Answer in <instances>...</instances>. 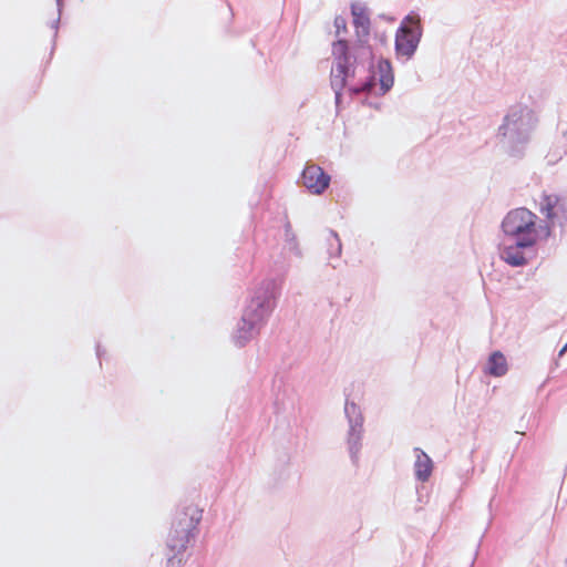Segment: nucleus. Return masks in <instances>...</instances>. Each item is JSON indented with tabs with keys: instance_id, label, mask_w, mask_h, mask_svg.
Masks as SVG:
<instances>
[{
	"instance_id": "nucleus-9",
	"label": "nucleus",
	"mask_w": 567,
	"mask_h": 567,
	"mask_svg": "<svg viewBox=\"0 0 567 567\" xmlns=\"http://www.w3.org/2000/svg\"><path fill=\"white\" fill-rule=\"evenodd\" d=\"M539 210L546 218L545 237L550 235V228L558 225L561 229L567 224V197L560 194L543 193Z\"/></svg>"
},
{
	"instance_id": "nucleus-11",
	"label": "nucleus",
	"mask_w": 567,
	"mask_h": 567,
	"mask_svg": "<svg viewBox=\"0 0 567 567\" xmlns=\"http://www.w3.org/2000/svg\"><path fill=\"white\" fill-rule=\"evenodd\" d=\"M370 33L367 32L365 35H362L360 32L355 33V40L353 42L350 41V48L357 58L361 59L367 65L371 63L372 68L377 69L374 50L369 43Z\"/></svg>"
},
{
	"instance_id": "nucleus-13",
	"label": "nucleus",
	"mask_w": 567,
	"mask_h": 567,
	"mask_svg": "<svg viewBox=\"0 0 567 567\" xmlns=\"http://www.w3.org/2000/svg\"><path fill=\"white\" fill-rule=\"evenodd\" d=\"M508 371V363L505 354L499 350L492 351L484 364L483 372L486 375L501 378Z\"/></svg>"
},
{
	"instance_id": "nucleus-6",
	"label": "nucleus",
	"mask_w": 567,
	"mask_h": 567,
	"mask_svg": "<svg viewBox=\"0 0 567 567\" xmlns=\"http://www.w3.org/2000/svg\"><path fill=\"white\" fill-rule=\"evenodd\" d=\"M423 37V24L417 12L408 13L395 31L394 53L398 60H412Z\"/></svg>"
},
{
	"instance_id": "nucleus-19",
	"label": "nucleus",
	"mask_w": 567,
	"mask_h": 567,
	"mask_svg": "<svg viewBox=\"0 0 567 567\" xmlns=\"http://www.w3.org/2000/svg\"><path fill=\"white\" fill-rule=\"evenodd\" d=\"M284 229H285L286 241L289 245L290 250L295 251L296 255H300L297 236L293 233L289 220H287L286 224L284 225Z\"/></svg>"
},
{
	"instance_id": "nucleus-8",
	"label": "nucleus",
	"mask_w": 567,
	"mask_h": 567,
	"mask_svg": "<svg viewBox=\"0 0 567 567\" xmlns=\"http://www.w3.org/2000/svg\"><path fill=\"white\" fill-rule=\"evenodd\" d=\"M344 416L349 425L346 436L349 457L351 464L358 468L360 465V453L363 446L364 416L361 408L355 402L350 401L349 398L346 399L344 403Z\"/></svg>"
},
{
	"instance_id": "nucleus-7",
	"label": "nucleus",
	"mask_w": 567,
	"mask_h": 567,
	"mask_svg": "<svg viewBox=\"0 0 567 567\" xmlns=\"http://www.w3.org/2000/svg\"><path fill=\"white\" fill-rule=\"evenodd\" d=\"M368 75L360 80L358 83L349 85L347 83V91L350 100L354 99L358 94L369 91L378 81L379 92L378 96L388 94L394 85V71L391 61L388 58L380 56L377 60V69L372 64L367 65Z\"/></svg>"
},
{
	"instance_id": "nucleus-3",
	"label": "nucleus",
	"mask_w": 567,
	"mask_h": 567,
	"mask_svg": "<svg viewBox=\"0 0 567 567\" xmlns=\"http://www.w3.org/2000/svg\"><path fill=\"white\" fill-rule=\"evenodd\" d=\"M537 124L538 117L532 107L522 103L512 105L496 132L501 150L509 158L523 159Z\"/></svg>"
},
{
	"instance_id": "nucleus-21",
	"label": "nucleus",
	"mask_w": 567,
	"mask_h": 567,
	"mask_svg": "<svg viewBox=\"0 0 567 567\" xmlns=\"http://www.w3.org/2000/svg\"><path fill=\"white\" fill-rule=\"evenodd\" d=\"M172 553V556L167 559L168 567H181L184 560L183 554L184 551L177 553L176 550L168 549Z\"/></svg>"
},
{
	"instance_id": "nucleus-20",
	"label": "nucleus",
	"mask_w": 567,
	"mask_h": 567,
	"mask_svg": "<svg viewBox=\"0 0 567 567\" xmlns=\"http://www.w3.org/2000/svg\"><path fill=\"white\" fill-rule=\"evenodd\" d=\"M347 23H348L347 19L341 14H339L334 18L333 24H334L336 34L338 38H340L339 35L341 33L348 32Z\"/></svg>"
},
{
	"instance_id": "nucleus-2",
	"label": "nucleus",
	"mask_w": 567,
	"mask_h": 567,
	"mask_svg": "<svg viewBox=\"0 0 567 567\" xmlns=\"http://www.w3.org/2000/svg\"><path fill=\"white\" fill-rule=\"evenodd\" d=\"M279 297V287L275 279L264 280L247 300L237 329L231 336L238 349L245 348L255 339L267 323Z\"/></svg>"
},
{
	"instance_id": "nucleus-17",
	"label": "nucleus",
	"mask_w": 567,
	"mask_h": 567,
	"mask_svg": "<svg viewBox=\"0 0 567 567\" xmlns=\"http://www.w3.org/2000/svg\"><path fill=\"white\" fill-rule=\"evenodd\" d=\"M328 238V255L330 258L339 257L342 251V244L337 231L330 229Z\"/></svg>"
},
{
	"instance_id": "nucleus-12",
	"label": "nucleus",
	"mask_w": 567,
	"mask_h": 567,
	"mask_svg": "<svg viewBox=\"0 0 567 567\" xmlns=\"http://www.w3.org/2000/svg\"><path fill=\"white\" fill-rule=\"evenodd\" d=\"M290 477V455L288 453H285L284 456L277 461L274 467L269 481V486L274 489L281 488L288 483Z\"/></svg>"
},
{
	"instance_id": "nucleus-24",
	"label": "nucleus",
	"mask_w": 567,
	"mask_h": 567,
	"mask_svg": "<svg viewBox=\"0 0 567 567\" xmlns=\"http://www.w3.org/2000/svg\"><path fill=\"white\" fill-rule=\"evenodd\" d=\"M567 352V342L560 348V350L558 351V359L564 357L565 353Z\"/></svg>"
},
{
	"instance_id": "nucleus-4",
	"label": "nucleus",
	"mask_w": 567,
	"mask_h": 567,
	"mask_svg": "<svg viewBox=\"0 0 567 567\" xmlns=\"http://www.w3.org/2000/svg\"><path fill=\"white\" fill-rule=\"evenodd\" d=\"M332 66L329 75L330 87L334 93L337 114L343 109V95L347 83L355 78L359 65L365 63L351 51L350 41L337 38L331 44Z\"/></svg>"
},
{
	"instance_id": "nucleus-10",
	"label": "nucleus",
	"mask_w": 567,
	"mask_h": 567,
	"mask_svg": "<svg viewBox=\"0 0 567 567\" xmlns=\"http://www.w3.org/2000/svg\"><path fill=\"white\" fill-rule=\"evenodd\" d=\"M300 182L310 194L322 195L330 186L331 175L320 165L308 162L300 174Z\"/></svg>"
},
{
	"instance_id": "nucleus-22",
	"label": "nucleus",
	"mask_w": 567,
	"mask_h": 567,
	"mask_svg": "<svg viewBox=\"0 0 567 567\" xmlns=\"http://www.w3.org/2000/svg\"><path fill=\"white\" fill-rule=\"evenodd\" d=\"M361 105L363 106H369V107H373L375 110H381L382 107V103L379 102V101H373L369 97H363L361 101H360Z\"/></svg>"
},
{
	"instance_id": "nucleus-15",
	"label": "nucleus",
	"mask_w": 567,
	"mask_h": 567,
	"mask_svg": "<svg viewBox=\"0 0 567 567\" xmlns=\"http://www.w3.org/2000/svg\"><path fill=\"white\" fill-rule=\"evenodd\" d=\"M417 458L414 463V477L417 482L425 483L431 477L433 471L432 458L420 447H414Z\"/></svg>"
},
{
	"instance_id": "nucleus-14",
	"label": "nucleus",
	"mask_w": 567,
	"mask_h": 567,
	"mask_svg": "<svg viewBox=\"0 0 567 567\" xmlns=\"http://www.w3.org/2000/svg\"><path fill=\"white\" fill-rule=\"evenodd\" d=\"M350 11L355 33L360 32L362 35H365L367 32H371V19L368 8L352 2L350 4Z\"/></svg>"
},
{
	"instance_id": "nucleus-25",
	"label": "nucleus",
	"mask_w": 567,
	"mask_h": 567,
	"mask_svg": "<svg viewBox=\"0 0 567 567\" xmlns=\"http://www.w3.org/2000/svg\"><path fill=\"white\" fill-rule=\"evenodd\" d=\"M375 37H378V38H379V41H380L381 43H385V42H386V34H385L384 32H383V33H381L380 35L375 34Z\"/></svg>"
},
{
	"instance_id": "nucleus-5",
	"label": "nucleus",
	"mask_w": 567,
	"mask_h": 567,
	"mask_svg": "<svg viewBox=\"0 0 567 567\" xmlns=\"http://www.w3.org/2000/svg\"><path fill=\"white\" fill-rule=\"evenodd\" d=\"M203 509L194 503H181L173 515L171 530L166 540L167 549L185 551L190 539L195 537Z\"/></svg>"
},
{
	"instance_id": "nucleus-1",
	"label": "nucleus",
	"mask_w": 567,
	"mask_h": 567,
	"mask_svg": "<svg viewBox=\"0 0 567 567\" xmlns=\"http://www.w3.org/2000/svg\"><path fill=\"white\" fill-rule=\"evenodd\" d=\"M539 217L526 207L511 209L501 223L502 240L498 244L501 259L513 268H522L535 256L540 239Z\"/></svg>"
},
{
	"instance_id": "nucleus-26",
	"label": "nucleus",
	"mask_w": 567,
	"mask_h": 567,
	"mask_svg": "<svg viewBox=\"0 0 567 567\" xmlns=\"http://www.w3.org/2000/svg\"><path fill=\"white\" fill-rule=\"evenodd\" d=\"M566 567H567V558H566Z\"/></svg>"
},
{
	"instance_id": "nucleus-23",
	"label": "nucleus",
	"mask_w": 567,
	"mask_h": 567,
	"mask_svg": "<svg viewBox=\"0 0 567 567\" xmlns=\"http://www.w3.org/2000/svg\"><path fill=\"white\" fill-rule=\"evenodd\" d=\"M95 351H96V357H97L99 361H102V358L105 354V350L102 348L100 342L96 343ZM100 365H102V362H100Z\"/></svg>"
},
{
	"instance_id": "nucleus-16",
	"label": "nucleus",
	"mask_w": 567,
	"mask_h": 567,
	"mask_svg": "<svg viewBox=\"0 0 567 567\" xmlns=\"http://www.w3.org/2000/svg\"><path fill=\"white\" fill-rule=\"evenodd\" d=\"M567 155V138L560 137L546 155L549 165H555Z\"/></svg>"
},
{
	"instance_id": "nucleus-18",
	"label": "nucleus",
	"mask_w": 567,
	"mask_h": 567,
	"mask_svg": "<svg viewBox=\"0 0 567 567\" xmlns=\"http://www.w3.org/2000/svg\"><path fill=\"white\" fill-rule=\"evenodd\" d=\"M55 3H56L58 17L54 20H52L50 23V27L54 30L53 43H52V48H51V52H50V59L52 58L54 49H55V39L58 37V29L60 25L62 10L64 8V0H55Z\"/></svg>"
}]
</instances>
